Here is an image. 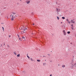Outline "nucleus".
<instances>
[{"label": "nucleus", "mask_w": 76, "mask_h": 76, "mask_svg": "<svg viewBox=\"0 0 76 76\" xmlns=\"http://www.w3.org/2000/svg\"><path fill=\"white\" fill-rule=\"evenodd\" d=\"M24 33H25V32L24 31H22L21 33V34H24Z\"/></svg>", "instance_id": "obj_10"}, {"label": "nucleus", "mask_w": 76, "mask_h": 76, "mask_svg": "<svg viewBox=\"0 0 76 76\" xmlns=\"http://www.w3.org/2000/svg\"><path fill=\"white\" fill-rule=\"evenodd\" d=\"M27 57L28 58H30V57H29V56H27Z\"/></svg>", "instance_id": "obj_22"}, {"label": "nucleus", "mask_w": 76, "mask_h": 76, "mask_svg": "<svg viewBox=\"0 0 76 76\" xmlns=\"http://www.w3.org/2000/svg\"><path fill=\"white\" fill-rule=\"evenodd\" d=\"M52 76V75H50V76Z\"/></svg>", "instance_id": "obj_27"}, {"label": "nucleus", "mask_w": 76, "mask_h": 76, "mask_svg": "<svg viewBox=\"0 0 76 76\" xmlns=\"http://www.w3.org/2000/svg\"><path fill=\"white\" fill-rule=\"evenodd\" d=\"M2 28L3 31H4V27H2Z\"/></svg>", "instance_id": "obj_16"}, {"label": "nucleus", "mask_w": 76, "mask_h": 76, "mask_svg": "<svg viewBox=\"0 0 76 76\" xmlns=\"http://www.w3.org/2000/svg\"><path fill=\"white\" fill-rule=\"evenodd\" d=\"M65 67V65H63L62 66V67Z\"/></svg>", "instance_id": "obj_18"}, {"label": "nucleus", "mask_w": 76, "mask_h": 76, "mask_svg": "<svg viewBox=\"0 0 76 76\" xmlns=\"http://www.w3.org/2000/svg\"><path fill=\"white\" fill-rule=\"evenodd\" d=\"M5 45V44H4V45Z\"/></svg>", "instance_id": "obj_33"}, {"label": "nucleus", "mask_w": 76, "mask_h": 76, "mask_svg": "<svg viewBox=\"0 0 76 76\" xmlns=\"http://www.w3.org/2000/svg\"><path fill=\"white\" fill-rule=\"evenodd\" d=\"M57 19L58 20H59L60 19V18H59V17H57Z\"/></svg>", "instance_id": "obj_11"}, {"label": "nucleus", "mask_w": 76, "mask_h": 76, "mask_svg": "<svg viewBox=\"0 0 76 76\" xmlns=\"http://www.w3.org/2000/svg\"><path fill=\"white\" fill-rule=\"evenodd\" d=\"M14 54H15V55H16V52H14Z\"/></svg>", "instance_id": "obj_12"}, {"label": "nucleus", "mask_w": 76, "mask_h": 76, "mask_svg": "<svg viewBox=\"0 0 76 76\" xmlns=\"http://www.w3.org/2000/svg\"><path fill=\"white\" fill-rule=\"evenodd\" d=\"M66 21H67L68 22L69 21V19H67Z\"/></svg>", "instance_id": "obj_25"}, {"label": "nucleus", "mask_w": 76, "mask_h": 76, "mask_svg": "<svg viewBox=\"0 0 76 76\" xmlns=\"http://www.w3.org/2000/svg\"><path fill=\"white\" fill-rule=\"evenodd\" d=\"M72 64H73V63H72Z\"/></svg>", "instance_id": "obj_32"}, {"label": "nucleus", "mask_w": 76, "mask_h": 76, "mask_svg": "<svg viewBox=\"0 0 76 76\" xmlns=\"http://www.w3.org/2000/svg\"><path fill=\"white\" fill-rule=\"evenodd\" d=\"M67 32V34H69L70 33V31H68Z\"/></svg>", "instance_id": "obj_15"}, {"label": "nucleus", "mask_w": 76, "mask_h": 76, "mask_svg": "<svg viewBox=\"0 0 76 76\" xmlns=\"http://www.w3.org/2000/svg\"><path fill=\"white\" fill-rule=\"evenodd\" d=\"M17 36H18V38H20V37H19V35L18 34V35H17Z\"/></svg>", "instance_id": "obj_21"}, {"label": "nucleus", "mask_w": 76, "mask_h": 76, "mask_svg": "<svg viewBox=\"0 0 76 76\" xmlns=\"http://www.w3.org/2000/svg\"><path fill=\"white\" fill-rule=\"evenodd\" d=\"M20 1H22V0H19Z\"/></svg>", "instance_id": "obj_31"}, {"label": "nucleus", "mask_w": 76, "mask_h": 76, "mask_svg": "<svg viewBox=\"0 0 76 76\" xmlns=\"http://www.w3.org/2000/svg\"><path fill=\"white\" fill-rule=\"evenodd\" d=\"M37 61H38V62H40V60L38 59V60H37Z\"/></svg>", "instance_id": "obj_14"}, {"label": "nucleus", "mask_w": 76, "mask_h": 76, "mask_svg": "<svg viewBox=\"0 0 76 76\" xmlns=\"http://www.w3.org/2000/svg\"><path fill=\"white\" fill-rule=\"evenodd\" d=\"M71 23H75V21H73V20H71Z\"/></svg>", "instance_id": "obj_7"}, {"label": "nucleus", "mask_w": 76, "mask_h": 76, "mask_svg": "<svg viewBox=\"0 0 76 76\" xmlns=\"http://www.w3.org/2000/svg\"><path fill=\"white\" fill-rule=\"evenodd\" d=\"M71 28L72 30H74V27L73 24L71 25Z\"/></svg>", "instance_id": "obj_5"}, {"label": "nucleus", "mask_w": 76, "mask_h": 76, "mask_svg": "<svg viewBox=\"0 0 76 76\" xmlns=\"http://www.w3.org/2000/svg\"><path fill=\"white\" fill-rule=\"evenodd\" d=\"M17 57H20V54H19L18 55H17Z\"/></svg>", "instance_id": "obj_8"}, {"label": "nucleus", "mask_w": 76, "mask_h": 76, "mask_svg": "<svg viewBox=\"0 0 76 76\" xmlns=\"http://www.w3.org/2000/svg\"><path fill=\"white\" fill-rule=\"evenodd\" d=\"M56 12H57V15H59V13H58V12H60V9H59V8H56Z\"/></svg>", "instance_id": "obj_2"}, {"label": "nucleus", "mask_w": 76, "mask_h": 76, "mask_svg": "<svg viewBox=\"0 0 76 76\" xmlns=\"http://www.w3.org/2000/svg\"><path fill=\"white\" fill-rule=\"evenodd\" d=\"M11 20L13 21V18H15V16H16V14L14 13H12L11 15Z\"/></svg>", "instance_id": "obj_1"}, {"label": "nucleus", "mask_w": 76, "mask_h": 76, "mask_svg": "<svg viewBox=\"0 0 76 76\" xmlns=\"http://www.w3.org/2000/svg\"><path fill=\"white\" fill-rule=\"evenodd\" d=\"M22 38H23V39H25V37H24V36L22 37Z\"/></svg>", "instance_id": "obj_13"}, {"label": "nucleus", "mask_w": 76, "mask_h": 76, "mask_svg": "<svg viewBox=\"0 0 76 76\" xmlns=\"http://www.w3.org/2000/svg\"><path fill=\"white\" fill-rule=\"evenodd\" d=\"M18 39L20 41H22V39H21V38H20V37H19Z\"/></svg>", "instance_id": "obj_9"}, {"label": "nucleus", "mask_w": 76, "mask_h": 76, "mask_svg": "<svg viewBox=\"0 0 76 76\" xmlns=\"http://www.w3.org/2000/svg\"><path fill=\"white\" fill-rule=\"evenodd\" d=\"M26 2L27 4H29V3H30V0L27 1H26Z\"/></svg>", "instance_id": "obj_4"}, {"label": "nucleus", "mask_w": 76, "mask_h": 76, "mask_svg": "<svg viewBox=\"0 0 76 76\" xmlns=\"http://www.w3.org/2000/svg\"><path fill=\"white\" fill-rule=\"evenodd\" d=\"M0 20H1V19L0 18Z\"/></svg>", "instance_id": "obj_35"}, {"label": "nucleus", "mask_w": 76, "mask_h": 76, "mask_svg": "<svg viewBox=\"0 0 76 76\" xmlns=\"http://www.w3.org/2000/svg\"><path fill=\"white\" fill-rule=\"evenodd\" d=\"M33 25H34V23L33 24Z\"/></svg>", "instance_id": "obj_29"}, {"label": "nucleus", "mask_w": 76, "mask_h": 76, "mask_svg": "<svg viewBox=\"0 0 76 76\" xmlns=\"http://www.w3.org/2000/svg\"><path fill=\"white\" fill-rule=\"evenodd\" d=\"M68 23H69V24H70V21H68Z\"/></svg>", "instance_id": "obj_23"}, {"label": "nucleus", "mask_w": 76, "mask_h": 76, "mask_svg": "<svg viewBox=\"0 0 76 76\" xmlns=\"http://www.w3.org/2000/svg\"><path fill=\"white\" fill-rule=\"evenodd\" d=\"M21 28L22 29H23V31H25L26 29H27L26 28V29L25 28V27H24L23 26H22Z\"/></svg>", "instance_id": "obj_3"}, {"label": "nucleus", "mask_w": 76, "mask_h": 76, "mask_svg": "<svg viewBox=\"0 0 76 76\" xmlns=\"http://www.w3.org/2000/svg\"><path fill=\"white\" fill-rule=\"evenodd\" d=\"M43 57H45V56H43Z\"/></svg>", "instance_id": "obj_34"}, {"label": "nucleus", "mask_w": 76, "mask_h": 76, "mask_svg": "<svg viewBox=\"0 0 76 76\" xmlns=\"http://www.w3.org/2000/svg\"><path fill=\"white\" fill-rule=\"evenodd\" d=\"M63 32L64 33V35H66V32H65V31L64 30L63 31Z\"/></svg>", "instance_id": "obj_6"}, {"label": "nucleus", "mask_w": 76, "mask_h": 76, "mask_svg": "<svg viewBox=\"0 0 76 76\" xmlns=\"http://www.w3.org/2000/svg\"><path fill=\"white\" fill-rule=\"evenodd\" d=\"M61 23H63V22H61Z\"/></svg>", "instance_id": "obj_28"}, {"label": "nucleus", "mask_w": 76, "mask_h": 76, "mask_svg": "<svg viewBox=\"0 0 76 76\" xmlns=\"http://www.w3.org/2000/svg\"><path fill=\"white\" fill-rule=\"evenodd\" d=\"M58 66H60V64H58Z\"/></svg>", "instance_id": "obj_30"}, {"label": "nucleus", "mask_w": 76, "mask_h": 76, "mask_svg": "<svg viewBox=\"0 0 76 76\" xmlns=\"http://www.w3.org/2000/svg\"><path fill=\"white\" fill-rule=\"evenodd\" d=\"M7 46H8V47H10V46H9V45H7Z\"/></svg>", "instance_id": "obj_26"}, {"label": "nucleus", "mask_w": 76, "mask_h": 76, "mask_svg": "<svg viewBox=\"0 0 76 76\" xmlns=\"http://www.w3.org/2000/svg\"><path fill=\"white\" fill-rule=\"evenodd\" d=\"M62 18L63 19H65V18L64 17H62Z\"/></svg>", "instance_id": "obj_19"}, {"label": "nucleus", "mask_w": 76, "mask_h": 76, "mask_svg": "<svg viewBox=\"0 0 76 76\" xmlns=\"http://www.w3.org/2000/svg\"><path fill=\"white\" fill-rule=\"evenodd\" d=\"M30 60L31 61H33V59H32V58H30Z\"/></svg>", "instance_id": "obj_20"}, {"label": "nucleus", "mask_w": 76, "mask_h": 76, "mask_svg": "<svg viewBox=\"0 0 76 76\" xmlns=\"http://www.w3.org/2000/svg\"><path fill=\"white\" fill-rule=\"evenodd\" d=\"M9 37L10 38V37H11V35H9Z\"/></svg>", "instance_id": "obj_24"}, {"label": "nucleus", "mask_w": 76, "mask_h": 76, "mask_svg": "<svg viewBox=\"0 0 76 76\" xmlns=\"http://www.w3.org/2000/svg\"><path fill=\"white\" fill-rule=\"evenodd\" d=\"M43 65L44 66H46V63H44Z\"/></svg>", "instance_id": "obj_17"}]
</instances>
